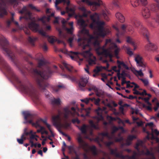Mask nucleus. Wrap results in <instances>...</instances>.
Masks as SVG:
<instances>
[{"mask_svg":"<svg viewBox=\"0 0 159 159\" xmlns=\"http://www.w3.org/2000/svg\"><path fill=\"white\" fill-rule=\"evenodd\" d=\"M0 45L22 74L25 72L26 70L31 71L35 78L39 89L42 91H45L46 88L48 85L46 80L51 76L52 73L51 68L47 65L46 61L44 59L39 60L38 67L40 69L42 67L44 68L41 71L37 68H33L34 65L30 61L29 59L32 58L31 55L21 48L17 49L15 46H11L7 39L2 35H0ZM0 65L8 77L16 82L22 91L29 94L36 103H40L39 94L38 90L28 81L21 80L0 55Z\"/></svg>","mask_w":159,"mask_h":159,"instance_id":"obj_1","label":"nucleus"},{"mask_svg":"<svg viewBox=\"0 0 159 159\" xmlns=\"http://www.w3.org/2000/svg\"><path fill=\"white\" fill-rule=\"evenodd\" d=\"M81 33L84 35V36H86L87 37H84L78 39L77 42L79 43V45L81 46L84 50L87 49V50L84 51V53L89 54L91 50V46L93 45L94 47L98 46L99 44V42L97 37L93 36L89 34L88 30L85 29V28H82Z\"/></svg>","mask_w":159,"mask_h":159,"instance_id":"obj_2","label":"nucleus"},{"mask_svg":"<svg viewBox=\"0 0 159 159\" xmlns=\"http://www.w3.org/2000/svg\"><path fill=\"white\" fill-rule=\"evenodd\" d=\"M100 16L98 13H95L90 16V18L93 23H96L98 26V33L99 36L104 37L108 32V30L105 29L103 25H105L104 21H99Z\"/></svg>","mask_w":159,"mask_h":159,"instance_id":"obj_3","label":"nucleus"},{"mask_svg":"<svg viewBox=\"0 0 159 159\" xmlns=\"http://www.w3.org/2000/svg\"><path fill=\"white\" fill-rule=\"evenodd\" d=\"M107 43V41L105 44L102 47L100 46V43L98 46H95V50L96 53L98 56H101L100 59L102 60L103 57L107 58L109 57L111 58L112 57V55L110 51L107 49L106 48V46Z\"/></svg>","mask_w":159,"mask_h":159,"instance_id":"obj_4","label":"nucleus"},{"mask_svg":"<svg viewBox=\"0 0 159 159\" xmlns=\"http://www.w3.org/2000/svg\"><path fill=\"white\" fill-rule=\"evenodd\" d=\"M58 114L56 116H53L52 117L53 125L57 129H61L62 128L67 129L70 126V123L66 122L65 124H62L61 123V116L62 113L60 110H58Z\"/></svg>","mask_w":159,"mask_h":159,"instance_id":"obj_5","label":"nucleus"},{"mask_svg":"<svg viewBox=\"0 0 159 159\" xmlns=\"http://www.w3.org/2000/svg\"><path fill=\"white\" fill-rule=\"evenodd\" d=\"M130 21V23L135 28H138L140 26L138 30L139 33L142 34L143 37L148 38V32L147 29L143 26L142 23L138 18L135 17L132 18Z\"/></svg>","mask_w":159,"mask_h":159,"instance_id":"obj_6","label":"nucleus"},{"mask_svg":"<svg viewBox=\"0 0 159 159\" xmlns=\"http://www.w3.org/2000/svg\"><path fill=\"white\" fill-rule=\"evenodd\" d=\"M77 140L79 143V148H82L84 151L87 152L88 151V148H89L93 155H97L98 152L96 146L93 145L92 147H89L88 144L83 140L80 135L78 137Z\"/></svg>","mask_w":159,"mask_h":159,"instance_id":"obj_7","label":"nucleus"},{"mask_svg":"<svg viewBox=\"0 0 159 159\" xmlns=\"http://www.w3.org/2000/svg\"><path fill=\"white\" fill-rule=\"evenodd\" d=\"M29 28L32 30L38 32L39 33L44 36H46V33L43 30L39 29V25L38 24L36 23L34 21H32L30 23L28 24Z\"/></svg>","mask_w":159,"mask_h":159,"instance_id":"obj_8","label":"nucleus"},{"mask_svg":"<svg viewBox=\"0 0 159 159\" xmlns=\"http://www.w3.org/2000/svg\"><path fill=\"white\" fill-rule=\"evenodd\" d=\"M93 0V1H91L89 0H82V1L86 2L89 5L92 7V10L94 11L97 9L98 7L102 4V2L101 0Z\"/></svg>","mask_w":159,"mask_h":159,"instance_id":"obj_9","label":"nucleus"},{"mask_svg":"<svg viewBox=\"0 0 159 159\" xmlns=\"http://www.w3.org/2000/svg\"><path fill=\"white\" fill-rule=\"evenodd\" d=\"M24 116V118L26 120V122H24V123H29L33 125V120H32L34 117V115L30 113L28 111L24 112L23 113Z\"/></svg>","mask_w":159,"mask_h":159,"instance_id":"obj_10","label":"nucleus"},{"mask_svg":"<svg viewBox=\"0 0 159 159\" xmlns=\"http://www.w3.org/2000/svg\"><path fill=\"white\" fill-rule=\"evenodd\" d=\"M149 33L148 32V38H146L144 37L145 38H146L148 41V43L146 46V48L149 51H156L157 48V45L150 42L148 39Z\"/></svg>","mask_w":159,"mask_h":159,"instance_id":"obj_11","label":"nucleus"},{"mask_svg":"<svg viewBox=\"0 0 159 159\" xmlns=\"http://www.w3.org/2000/svg\"><path fill=\"white\" fill-rule=\"evenodd\" d=\"M131 5L134 7L138 6L140 3L143 6H145L148 3L147 0H130Z\"/></svg>","mask_w":159,"mask_h":159,"instance_id":"obj_12","label":"nucleus"},{"mask_svg":"<svg viewBox=\"0 0 159 159\" xmlns=\"http://www.w3.org/2000/svg\"><path fill=\"white\" fill-rule=\"evenodd\" d=\"M5 4L4 0H0V18L3 17L5 15H7V12L5 8L2 6L5 5Z\"/></svg>","mask_w":159,"mask_h":159,"instance_id":"obj_13","label":"nucleus"},{"mask_svg":"<svg viewBox=\"0 0 159 159\" xmlns=\"http://www.w3.org/2000/svg\"><path fill=\"white\" fill-rule=\"evenodd\" d=\"M142 15L144 19H147L150 17L151 15L150 11L149 8L144 7L142 9Z\"/></svg>","mask_w":159,"mask_h":159,"instance_id":"obj_14","label":"nucleus"},{"mask_svg":"<svg viewBox=\"0 0 159 159\" xmlns=\"http://www.w3.org/2000/svg\"><path fill=\"white\" fill-rule=\"evenodd\" d=\"M109 150L111 154L114 155L115 156L118 158H120L123 159H125V156L117 152V149L116 148L114 149L110 148Z\"/></svg>","mask_w":159,"mask_h":159,"instance_id":"obj_15","label":"nucleus"},{"mask_svg":"<svg viewBox=\"0 0 159 159\" xmlns=\"http://www.w3.org/2000/svg\"><path fill=\"white\" fill-rule=\"evenodd\" d=\"M135 60L136 62L137 66L145 68V65L143 62V58L139 55H136L135 58Z\"/></svg>","mask_w":159,"mask_h":159,"instance_id":"obj_16","label":"nucleus"},{"mask_svg":"<svg viewBox=\"0 0 159 159\" xmlns=\"http://www.w3.org/2000/svg\"><path fill=\"white\" fill-rule=\"evenodd\" d=\"M54 15V13H52L51 14L50 16H43L42 17L39 18V20L41 21L44 25H46L47 23L50 21V17L53 16Z\"/></svg>","mask_w":159,"mask_h":159,"instance_id":"obj_17","label":"nucleus"},{"mask_svg":"<svg viewBox=\"0 0 159 159\" xmlns=\"http://www.w3.org/2000/svg\"><path fill=\"white\" fill-rule=\"evenodd\" d=\"M41 121L42 122L45 124L48 129H49V128L51 127L50 125L47 123L46 120H43L41 118H39L35 122V123H33V125L35 126V127H37V126H40V122Z\"/></svg>","mask_w":159,"mask_h":159,"instance_id":"obj_18","label":"nucleus"},{"mask_svg":"<svg viewBox=\"0 0 159 159\" xmlns=\"http://www.w3.org/2000/svg\"><path fill=\"white\" fill-rule=\"evenodd\" d=\"M88 78L87 77H81L79 83V86L80 88L84 87L88 82Z\"/></svg>","mask_w":159,"mask_h":159,"instance_id":"obj_19","label":"nucleus"},{"mask_svg":"<svg viewBox=\"0 0 159 159\" xmlns=\"http://www.w3.org/2000/svg\"><path fill=\"white\" fill-rule=\"evenodd\" d=\"M63 3L64 4H66L67 6L70 4V1L69 0H56L55 3V7L57 10L60 9V7L57 6V5L61 3Z\"/></svg>","mask_w":159,"mask_h":159,"instance_id":"obj_20","label":"nucleus"},{"mask_svg":"<svg viewBox=\"0 0 159 159\" xmlns=\"http://www.w3.org/2000/svg\"><path fill=\"white\" fill-rule=\"evenodd\" d=\"M27 128H25L24 129V134L26 137L28 136H30V140H32L34 139L35 137V135L33 134V131L32 130H30L29 132L27 131Z\"/></svg>","mask_w":159,"mask_h":159,"instance_id":"obj_21","label":"nucleus"},{"mask_svg":"<svg viewBox=\"0 0 159 159\" xmlns=\"http://www.w3.org/2000/svg\"><path fill=\"white\" fill-rule=\"evenodd\" d=\"M148 7L152 11L155 12L159 11V4H150L149 5Z\"/></svg>","mask_w":159,"mask_h":159,"instance_id":"obj_22","label":"nucleus"},{"mask_svg":"<svg viewBox=\"0 0 159 159\" xmlns=\"http://www.w3.org/2000/svg\"><path fill=\"white\" fill-rule=\"evenodd\" d=\"M63 110L64 112V117L66 120H67L69 118L70 114H71L72 116L74 115V114L70 110L68 107L64 108Z\"/></svg>","mask_w":159,"mask_h":159,"instance_id":"obj_23","label":"nucleus"},{"mask_svg":"<svg viewBox=\"0 0 159 159\" xmlns=\"http://www.w3.org/2000/svg\"><path fill=\"white\" fill-rule=\"evenodd\" d=\"M79 9L83 12L81 17H86L88 16V14L90 13V11H87L84 7H79Z\"/></svg>","mask_w":159,"mask_h":159,"instance_id":"obj_24","label":"nucleus"},{"mask_svg":"<svg viewBox=\"0 0 159 159\" xmlns=\"http://www.w3.org/2000/svg\"><path fill=\"white\" fill-rule=\"evenodd\" d=\"M78 24L81 28H85L87 26L85 21L81 17L78 20Z\"/></svg>","mask_w":159,"mask_h":159,"instance_id":"obj_25","label":"nucleus"},{"mask_svg":"<svg viewBox=\"0 0 159 159\" xmlns=\"http://www.w3.org/2000/svg\"><path fill=\"white\" fill-rule=\"evenodd\" d=\"M63 65L64 67L70 73H72L73 72V67L70 65L65 62L63 63Z\"/></svg>","mask_w":159,"mask_h":159,"instance_id":"obj_26","label":"nucleus"},{"mask_svg":"<svg viewBox=\"0 0 159 159\" xmlns=\"http://www.w3.org/2000/svg\"><path fill=\"white\" fill-rule=\"evenodd\" d=\"M116 17L121 23H123L125 20V18L123 16L120 12H117L116 15Z\"/></svg>","mask_w":159,"mask_h":159,"instance_id":"obj_27","label":"nucleus"},{"mask_svg":"<svg viewBox=\"0 0 159 159\" xmlns=\"http://www.w3.org/2000/svg\"><path fill=\"white\" fill-rule=\"evenodd\" d=\"M126 28H127L129 31H131L132 32H134V28L132 26L126 25L124 24L122 25H121V28L123 30H125Z\"/></svg>","mask_w":159,"mask_h":159,"instance_id":"obj_28","label":"nucleus"},{"mask_svg":"<svg viewBox=\"0 0 159 159\" xmlns=\"http://www.w3.org/2000/svg\"><path fill=\"white\" fill-rule=\"evenodd\" d=\"M61 75L63 78H67L72 81H75L76 80V77L71 75L61 74Z\"/></svg>","mask_w":159,"mask_h":159,"instance_id":"obj_29","label":"nucleus"},{"mask_svg":"<svg viewBox=\"0 0 159 159\" xmlns=\"http://www.w3.org/2000/svg\"><path fill=\"white\" fill-rule=\"evenodd\" d=\"M48 42L51 43H53L57 41L58 43H61L62 42V41L60 40H58L57 41V38L53 36L48 37Z\"/></svg>","mask_w":159,"mask_h":159,"instance_id":"obj_30","label":"nucleus"},{"mask_svg":"<svg viewBox=\"0 0 159 159\" xmlns=\"http://www.w3.org/2000/svg\"><path fill=\"white\" fill-rule=\"evenodd\" d=\"M90 101H91L92 102H93L94 104L97 106H99L100 105V102L101 99L98 98L97 99L93 97L92 98H89Z\"/></svg>","mask_w":159,"mask_h":159,"instance_id":"obj_31","label":"nucleus"},{"mask_svg":"<svg viewBox=\"0 0 159 159\" xmlns=\"http://www.w3.org/2000/svg\"><path fill=\"white\" fill-rule=\"evenodd\" d=\"M26 139V137L24 134V132L21 135V138L20 139H17V141L19 144H23V143L24 141Z\"/></svg>","mask_w":159,"mask_h":159,"instance_id":"obj_32","label":"nucleus"},{"mask_svg":"<svg viewBox=\"0 0 159 159\" xmlns=\"http://www.w3.org/2000/svg\"><path fill=\"white\" fill-rule=\"evenodd\" d=\"M70 4L67 6L66 8V11L67 12H71L72 13V14H69L68 15L69 17H71L72 16L73 14L75 13V9L73 7H70L69 6Z\"/></svg>","mask_w":159,"mask_h":159,"instance_id":"obj_33","label":"nucleus"},{"mask_svg":"<svg viewBox=\"0 0 159 159\" xmlns=\"http://www.w3.org/2000/svg\"><path fill=\"white\" fill-rule=\"evenodd\" d=\"M145 154L147 156H150V157H146L145 159H155V157L154 155V154L150 152L148 150H147V151L146 153H145Z\"/></svg>","mask_w":159,"mask_h":159,"instance_id":"obj_34","label":"nucleus"},{"mask_svg":"<svg viewBox=\"0 0 159 159\" xmlns=\"http://www.w3.org/2000/svg\"><path fill=\"white\" fill-rule=\"evenodd\" d=\"M102 15L104 17L105 19L107 21H108L109 18L108 17V15L109 14V13L107 10H103L102 11Z\"/></svg>","mask_w":159,"mask_h":159,"instance_id":"obj_35","label":"nucleus"},{"mask_svg":"<svg viewBox=\"0 0 159 159\" xmlns=\"http://www.w3.org/2000/svg\"><path fill=\"white\" fill-rule=\"evenodd\" d=\"M113 48L115 49L114 52V55H119V53L120 50V48H118L117 45L115 43L113 44Z\"/></svg>","mask_w":159,"mask_h":159,"instance_id":"obj_36","label":"nucleus"},{"mask_svg":"<svg viewBox=\"0 0 159 159\" xmlns=\"http://www.w3.org/2000/svg\"><path fill=\"white\" fill-rule=\"evenodd\" d=\"M96 94L97 96L102 99H104L105 97L104 92L102 91H97L96 93Z\"/></svg>","mask_w":159,"mask_h":159,"instance_id":"obj_37","label":"nucleus"},{"mask_svg":"<svg viewBox=\"0 0 159 159\" xmlns=\"http://www.w3.org/2000/svg\"><path fill=\"white\" fill-rule=\"evenodd\" d=\"M37 39V37H31L29 36L28 38V41L29 42L32 44L33 45H34V42L36 41Z\"/></svg>","mask_w":159,"mask_h":159,"instance_id":"obj_38","label":"nucleus"},{"mask_svg":"<svg viewBox=\"0 0 159 159\" xmlns=\"http://www.w3.org/2000/svg\"><path fill=\"white\" fill-rule=\"evenodd\" d=\"M96 57H95L93 56V58H89L88 59V61L89 65H92L93 64H96Z\"/></svg>","mask_w":159,"mask_h":159,"instance_id":"obj_39","label":"nucleus"},{"mask_svg":"<svg viewBox=\"0 0 159 159\" xmlns=\"http://www.w3.org/2000/svg\"><path fill=\"white\" fill-rule=\"evenodd\" d=\"M87 128V126L85 124H84L80 128H79V129L81 131L82 133L84 134L86 133Z\"/></svg>","mask_w":159,"mask_h":159,"instance_id":"obj_40","label":"nucleus"},{"mask_svg":"<svg viewBox=\"0 0 159 159\" xmlns=\"http://www.w3.org/2000/svg\"><path fill=\"white\" fill-rule=\"evenodd\" d=\"M8 2L11 5H14V7H16L18 4L17 0H8Z\"/></svg>","mask_w":159,"mask_h":159,"instance_id":"obj_41","label":"nucleus"},{"mask_svg":"<svg viewBox=\"0 0 159 159\" xmlns=\"http://www.w3.org/2000/svg\"><path fill=\"white\" fill-rule=\"evenodd\" d=\"M61 101L60 98H58L57 99H54L52 101V103L53 104H56L57 105H59L61 104Z\"/></svg>","mask_w":159,"mask_h":159,"instance_id":"obj_42","label":"nucleus"},{"mask_svg":"<svg viewBox=\"0 0 159 159\" xmlns=\"http://www.w3.org/2000/svg\"><path fill=\"white\" fill-rule=\"evenodd\" d=\"M133 72L137 76L138 75H139L141 76H142L143 75V74L142 72V70H140L139 71L135 70Z\"/></svg>","mask_w":159,"mask_h":159,"instance_id":"obj_43","label":"nucleus"},{"mask_svg":"<svg viewBox=\"0 0 159 159\" xmlns=\"http://www.w3.org/2000/svg\"><path fill=\"white\" fill-rule=\"evenodd\" d=\"M74 54L76 55H77L79 54V53L78 52H70V54H69L70 57L71 58V59L73 60H75V59H76V57H74L73 56H72V54Z\"/></svg>","mask_w":159,"mask_h":159,"instance_id":"obj_44","label":"nucleus"},{"mask_svg":"<svg viewBox=\"0 0 159 159\" xmlns=\"http://www.w3.org/2000/svg\"><path fill=\"white\" fill-rule=\"evenodd\" d=\"M103 110L100 107H98L97 109L96 110V111L98 115L100 116L101 118H102V116L100 112H101Z\"/></svg>","mask_w":159,"mask_h":159,"instance_id":"obj_45","label":"nucleus"},{"mask_svg":"<svg viewBox=\"0 0 159 159\" xmlns=\"http://www.w3.org/2000/svg\"><path fill=\"white\" fill-rule=\"evenodd\" d=\"M126 41L128 43L131 44L133 46H134L135 44L134 42L133 41V39L130 37H128L127 38Z\"/></svg>","mask_w":159,"mask_h":159,"instance_id":"obj_46","label":"nucleus"},{"mask_svg":"<svg viewBox=\"0 0 159 159\" xmlns=\"http://www.w3.org/2000/svg\"><path fill=\"white\" fill-rule=\"evenodd\" d=\"M68 149L69 151V153H71L74 152L75 153H76V152L75 151V148L73 146H70L68 147Z\"/></svg>","mask_w":159,"mask_h":159,"instance_id":"obj_47","label":"nucleus"},{"mask_svg":"<svg viewBox=\"0 0 159 159\" xmlns=\"http://www.w3.org/2000/svg\"><path fill=\"white\" fill-rule=\"evenodd\" d=\"M137 153L135 152H134L132 156H127L126 157L128 159H136V156Z\"/></svg>","mask_w":159,"mask_h":159,"instance_id":"obj_48","label":"nucleus"},{"mask_svg":"<svg viewBox=\"0 0 159 159\" xmlns=\"http://www.w3.org/2000/svg\"><path fill=\"white\" fill-rule=\"evenodd\" d=\"M120 75H121V77L122 79H125L126 76H128L129 75L126 73L125 71L124 70H123L121 73H120Z\"/></svg>","mask_w":159,"mask_h":159,"instance_id":"obj_49","label":"nucleus"},{"mask_svg":"<svg viewBox=\"0 0 159 159\" xmlns=\"http://www.w3.org/2000/svg\"><path fill=\"white\" fill-rule=\"evenodd\" d=\"M143 83L145 86H147L149 84L148 80L147 79L140 78L139 79Z\"/></svg>","mask_w":159,"mask_h":159,"instance_id":"obj_50","label":"nucleus"},{"mask_svg":"<svg viewBox=\"0 0 159 159\" xmlns=\"http://www.w3.org/2000/svg\"><path fill=\"white\" fill-rule=\"evenodd\" d=\"M114 143V142L112 141H109V142H105L104 144L109 149L110 148H111L110 146L111 145L113 144Z\"/></svg>","mask_w":159,"mask_h":159,"instance_id":"obj_51","label":"nucleus"},{"mask_svg":"<svg viewBox=\"0 0 159 159\" xmlns=\"http://www.w3.org/2000/svg\"><path fill=\"white\" fill-rule=\"evenodd\" d=\"M74 39V37H70L67 40V42L69 43V45L70 47H73V44L72 43Z\"/></svg>","mask_w":159,"mask_h":159,"instance_id":"obj_52","label":"nucleus"},{"mask_svg":"<svg viewBox=\"0 0 159 159\" xmlns=\"http://www.w3.org/2000/svg\"><path fill=\"white\" fill-rule=\"evenodd\" d=\"M64 87V86L62 85H58L57 86L54 87L53 88L54 90L56 92L58 91L60 89Z\"/></svg>","mask_w":159,"mask_h":159,"instance_id":"obj_53","label":"nucleus"},{"mask_svg":"<svg viewBox=\"0 0 159 159\" xmlns=\"http://www.w3.org/2000/svg\"><path fill=\"white\" fill-rule=\"evenodd\" d=\"M89 123L91 127L95 129H97V127L96 125L94 123V122L93 120H90L89 121Z\"/></svg>","mask_w":159,"mask_h":159,"instance_id":"obj_54","label":"nucleus"},{"mask_svg":"<svg viewBox=\"0 0 159 159\" xmlns=\"http://www.w3.org/2000/svg\"><path fill=\"white\" fill-rule=\"evenodd\" d=\"M143 144V142L142 141H140L138 142L136 144V146H135V148L137 149V150L139 151V146L142 145Z\"/></svg>","mask_w":159,"mask_h":159,"instance_id":"obj_55","label":"nucleus"},{"mask_svg":"<svg viewBox=\"0 0 159 159\" xmlns=\"http://www.w3.org/2000/svg\"><path fill=\"white\" fill-rule=\"evenodd\" d=\"M136 138V137L134 135H129L128 136L127 139L128 140H129L131 141L134 139H135Z\"/></svg>","mask_w":159,"mask_h":159,"instance_id":"obj_56","label":"nucleus"},{"mask_svg":"<svg viewBox=\"0 0 159 159\" xmlns=\"http://www.w3.org/2000/svg\"><path fill=\"white\" fill-rule=\"evenodd\" d=\"M14 22V19L13 17H11V20H8L6 22L7 25V27H9L11 22Z\"/></svg>","mask_w":159,"mask_h":159,"instance_id":"obj_57","label":"nucleus"},{"mask_svg":"<svg viewBox=\"0 0 159 159\" xmlns=\"http://www.w3.org/2000/svg\"><path fill=\"white\" fill-rule=\"evenodd\" d=\"M73 30V26H71L70 28H66V30L67 33L68 34H72Z\"/></svg>","mask_w":159,"mask_h":159,"instance_id":"obj_58","label":"nucleus"},{"mask_svg":"<svg viewBox=\"0 0 159 159\" xmlns=\"http://www.w3.org/2000/svg\"><path fill=\"white\" fill-rule=\"evenodd\" d=\"M118 130V128L117 127L115 126H114L112 128V131L111 132V135H114L115 132Z\"/></svg>","mask_w":159,"mask_h":159,"instance_id":"obj_59","label":"nucleus"},{"mask_svg":"<svg viewBox=\"0 0 159 159\" xmlns=\"http://www.w3.org/2000/svg\"><path fill=\"white\" fill-rule=\"evenodd\" d=\"M27 11V7L25 6H24L21 10L19 11V13L20 14L25 13L26 11Z\"/></svg>","mask_w":159,"mask_h":159,"instance_id":"obj_60","label":"nucleus"},{"mask_svg":"<svg viewBox=\"0 0 159 159\" xmlns=\"http://www.w3.org/2000/svg\"><path fill=\"white\" fill-rule=\"evenodd\" d=\"M120 0H113V3L114 5L117 7H119V2Z\"/></svg>","mask_w":159,"mask_h":159,"instance_id":"obj_61","label":"nucleus"},{"mask_svg":"<svg viewBox=\"0 0 159 159\" xmlns=\"http://www.w3.org/2000/svg\"><path fill=\"white\" fill-rule=\"evenodd\" d=\"M123 139L122 137L121 136H120L119 138L115 137V140L116 142H120L123 141Z\"/></svg>","mask_w":159,"mask_h":159,"instance_id":"obj_62","label":"nucleus"},{"mask_svg":"<svg viewBox=\"0 0 159 159\" xmlns=\"http://www.w3.org/2000/svg\"><path fill=\"white\" fill-rule=\"evenodd\" d=\"M108 134H109L107 132H102V133H100L99 134V135H101L103 137L105 136L106 137H107V136H108Z\"/></svg>","mask_w":159,"mask_h":159,"instance_id":"obj_63","label":"nucleus"},{"mask_svg":"<svg viewBox=\"0 0 159 159\" xmlns=\"http://www.w3.org/2000/svg\"><path fill=\"white\" fill-rule=\"evenodd\" d=\"M25 14H26L28 16V18H29L30 19H31V12L28 11L27 9V11H26L25 13Z\"/></svg>","mask_w":159,"mask_h":159,"instance_id":"obj_64","label":"nucleus"}]
</instances>
